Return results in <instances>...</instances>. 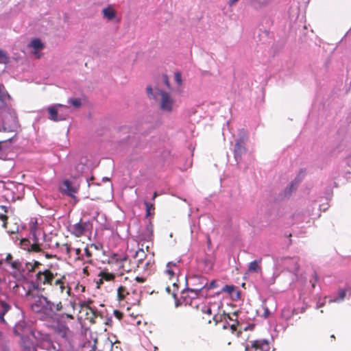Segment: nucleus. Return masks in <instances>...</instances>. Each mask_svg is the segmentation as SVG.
<instances>
[{
  "label": "nucleus",
  "mask_w": 351,
  "mask_h": 351,
  "mask_svg": "<svg viewBox=\"0 0 351 351\" xmlns=\"http://www.w3.org/2000/svg\"><path fill=\"white\" fill-rule=\"evenodd\" d=\"M25 297L32 311L40 314L45 319H55L63 306L61 302H53L44 296L42 293H25Z\"/></svg>",
  "instance_id": "f257e3e1"
},
{
  "label": "nucleus",
  "mask_w": 351,
  "mask_h": 351,
  "mask_svg": "<svg viewBox=\"0 0 351 351\" xmlns=\"http://www.w3.org/2000/svg\"><path fill=\"white\" fill-rule=\"evenodd\" d=\"M10 99V95L0 84V132H14L19 127L16 113L7 104Z\"/></svg>",
  "instance_id": "f03ea898"
},
{
  "label": "nucleus",
  "mask_w": 351,
  "mask_h": 351,
  "mask_svg": "<svg viewBox=\"0 0 351 351\" xmlns=\"http://www.w3.org/2000/svg\"><path fill=\"white\" fill-rule=\"evenodd\" d=\"M146 90L149 97L156 100L162 112L171 114L176 110V101L171 93L159 88L153 89L151 86Z\"/></svg>",
  "instance_id": "7ed1b4c3"
},
{
  "label": "nucleus",
  "mask_w": 351,
  "mask_h": 351,
  "mask_svg": "<svg viewBox=\"0 0 351 351\" xmlns=\"http://www.w3.org/2000/svg\"><path fill=\"white\" fill-rule=\"evenodd\" d=\"M3 264L10 266L13 269L12 275L14 278H20L22 276V272L26 271L28 272L34 271L41 265L38 261L24 263L19 259L13 260V257L10 254H7L4 258H0V266Z\"/></svg>",
  "instance_id": "20e7f679"
},
{
  "label": "nucleus",
  "mask_w": 351,
  "mask_h": 351,
  "mask_svg": "<svg viewBox=\"0 0 351 351\" xmlns=\"http://www.w3.org/2000/svg\"><path fill=\"white\" fill-rule=\"evenodd\" d=\"M57 273L53 272V267L50 266L49 268L43 270H39L36 274V280L32 281L25 293H43L45 290L42 286L45 285H53V280Z\"/></svg>",
  "instance_id": "39448f33"
},
{
  "label": "nucleus",
  "mask_w": 351,
  "mask_h": 351,
  "mask_svg": "<svg viewBox=\"0 0 351 351\" xmlns=\"http://www.w3.org/2000/svg\"><path fill=\"white\" fill-rule=\"evenodd\" d=\"M208 284V280L201 276L193 275L186 277V285L188 287L185 291L191 292L193 295L192 298H195L199 295L204 296V291Z\"/></svg>",
  "instance_id": "423d86ee"
},
{
  "label": "nucleus",
  "mask_w": 351,
  "mask_h": 351,
  "mask_svg": "<svg viewBox=\"0 0 351 351\" xmlns=\"http://www.w3.org/2000/svg\"><path fill=\"white\" fill-rule=\"evenodd\" d=\"M38 230L34 227L31 229V234L32 236V241L28 239H21L19 241L20 247L27 251L39 252L41 250L39 244V239L37 237Z\"/></svg>",
  "instance_id": "0eeeda50"
},
{
  "label": "nucleus",
  "mask_w": 351,
  "mask_h": 351,
  "mask_svg": "<svg viewBox=\"0 0 351 351\" xmlns=\"http://www.w3.org/2000/svg\"><path fill=\"white\" fill-rule=\"evenodd\" d=\"M14 331L16 335L21 337L22 346L25 348L29 349L32 347V343L29 337L31 331L29 328L25 326L24 322H19L16 324Z\"/></svg>",
  "instance_id": "6e6552de"
},
{
  "label": "nucleus",
  "mask_w": 351,
  "mask_h": 351,
  "mask_svg": "<svg viewBox=\"0 0 351 351\" xmlns=\"http://www.w3.org/2000/svg\"><path fill=\"white\" fill-rule=\"evenodd\" d=\"M59 108H64L66 111L69 112V107L66 106H63L60 104H54L50 106L47 108V110L49 112V119L53 121H59L65 120L66 118V114L61 112V110H59Z\"/></svg>",
  "instance_id": "1a4fd4ad"
},
{
  "label": "nucleus",
  "mask_w": 351,
  "mask_h": 351,
  "mask_svg": "<svg viewBox=\"0 0 351 351\" xmlns=\"http://www.w3.org/2000/svg\"><path fill=\"white\" fill-rule=\"evenodd\" d=\"M247 139L245 134H243L239 139L237 140L234 149V158L239 163L241 160V156L247 151L245 147V141Z\"/></svg>",
  "instance_id": "9d476101"
},
{
  "label": "nucleus",
  "mask_w": 351,
  "mask_h": 351,
  "mask_svg": "<svg viewBox=\"0 0 351 351\" xmlns=\"http://www.w3.org/2000/svg\"><path fill=\"white\" fill-rule=\"evenodd\" d=\"M89 223L86 222H79L73 225H70L69 230L71 234L77 237L83 235L88 229Z\"/></svg>",
  "instance_id": "9b49d317"
},
{
  "label": "nucleus",
  "mask_w": 351,
  "mask_h": 351,
  "mask_svg": "<svg viewBox=\"0 0 351 351\" xmlns=\"http://www.w3.org/2000/svg\"><path fill=\"white\" fill-rule=\"evenodd\" d=\"M52 285L54 287H57L61 293H63L64 291H66L67 296L71 295V287L68 286L65 276H61L60 278L56 279Z\"/></svg>",
  "instance_id": "f8f14e48"
},
{
  "label": "nucleus",
  "mask_w": 351,
  "mask_h": 351,
  "mask_svg": "<svg viewBox=\"0 0 351 351\" xmlns=\"http://www.w3.org/2000/svg\"><path fill=\"white\" fill-rule=\"evenodd\" d=\"M60 188L63 193L71 197H74V194L77 191V186L68 180H64Z\"/></svg>",
  "instance_id": "ddd939ff"
},
{
  "label": "nucleus",
  "mask_w": 351,
  "mask_h": 351,
  "mask_svg": "<svg viewBox=\"0 0 351 351\" xmlns=\"http://www.w3.org/2000/svg\"><path fill=\"white\" fill-rule=\"evenodd\" d=\"M28 47L32 52L39 58L40 57V51L44 49L45 45L39 38L33 39L28 45Z\"/></svg>",
  "instance_id": "4468645a"
},
{
  "label": "nucleus",
  "mask_w": 351,
  "mask_h": 351,
  "mask_svg": "<svg viewBox=\"0 0 351 351\" xmlns=\"http://www.w3.org/2000/svg\"><path fill=\"white\" fill-rule=\"evenodd\" d=\"M348 289H339L336 294L328 297L329 303H341L342 302L346 295Z\"/></svg>",
  "instance_id": "2eb2a0df"
},
{
  "label": "nucleus",
  "mask_w": 351,
  "mask_h": 351,
  "mask_svg": "<svg viewBox=\"0 0 351 351\" xmlns=\"http://www.w3.org/2000/svg\"><path fill=\"white\" fill-rule=\"evenodd\" d=\"M117 265L119 267V274L122 275L125 271H130L132 268L130 266L129 261L126 256H123L120 259H117Z\"/></svg>",
  "instance_id": "dca6fc26"
},
{
  "label": "nucleus",
  "mask_w": 351,
  "mask_h": 351,
  "mask_svg": "<svg viewBox=\"0 0 351 351\" xmlns=\"http://www.w3.org/2000/svg\"><path fill=\"white\" fill-rule=\"evenodd\" d=\"M38 346L45 351H60L59 348L48 339L42 340Z\"/></svg>",
  "instance_id": "f3484780"
},
{
  "label": "nucleus",
  "mask_w": 351,
  "mask_h": 351,
  "mask_svg": "<svg viewBox=\"0 0 351 351\" xmlns=\"http://www.w3.org/2000/svg\"><path fill=\"white\" fill-rule=\"evenodd\" d=\"M1 219L3 221V226L5 228H8L7 231H8V232L9 234H15V233H18L19 232V226L17 224V223H14L13 226L8 228V226H10V221H5L6 220H8V217L6 215H2L1 216Z\"/></svg>",
  "instance_id": "a211bd4d"
},
{
  "label": "nucleus",
  "mask_w": 351,
  "mask_h": 351,
  "mask_svg": "<svg viewBox=\"0 0 351 351\" xmlns=\"http://www.w3.org/2000/svg\"><path fill=\"white\" fill-rule=\"evenodd\" d=\"M285 265L291 272H295L298 269L297 258H287L285 259Z\"/></svg>",
  "instance_id": "6ab92c4d"
},
{
  "label": "nucleus",
  "mask_w": 351,
  "mask_h": 351,
  "mask_svg": "<svg viewBox=\"0 0 351 351\" xmlns=\"http://www.w3.org/2000/svg\"><path fill=\"white\" fill-rule=\"evenodd\" d=\"M154 261L152 258H150L148 260H146L143 262V263H141L137 266L138 269H143L147 274H149L152 270L154 267Z\"/></svg>",
  "instance_id": "aec40b11"
},
{
  "label": "nucleus",
  "mask_w": 351,
  "mask_h": 351,
  "mask_svg": "<svg viewBox=\"0 0 351 351\" xmlns=\"http://www.w3.org/2000/svg\"><path fill=\"white\" fill-rule=\"evenodd\" d=\"M222 316L223 317V319L226 321V323H224L223 325V328L228 329L229 328L230 324L227 322V319H228L231 321H234L233 318L231 317L229 315H227L226 313H223L222 315L215 314L213 316V320L217 324L219 322L222 321Z\"/></svg>",
  "instance_id": "412c9836"
},
{
  "label": "nucleus",
  "mask_w": 351,
  "mask_h": 351,
  "mask_svg": "<svg viewBox=\"0 0 351 351\" xmlns=\"http://www.w3.org/2000/svg\"><path fill=\"white\" fill-rule=\"evenodd\" d=\"M102 13L104 17L108 19V21H112L116 16V12L111 6H108L107 8H104L102 10Z\"/></svg>",
  "instance_id": "4be33fe9"
},
{
  "label": "nucleus",
  "mask_w": 351,
  "mask_h": 351,
  "mask_svg": "<svg viewBox=\"0 0 351 351\" xmlns=\"http://www.w3.org/2000/svg\"><path fill=\"white\" fill-rule=\"evenodd\" d=\"M274 0H252V4L256 9H260L269 5Z\"/></svg>",
  "instance_id": "5701e85b"
},
{
  "label": "nucleus",
  "mask_w": 351,
  "mask_h": 351,
  "mask_svg": "<svg viewBox=\"0 0 351 351\" xmlns=\"http://www.w3.org/2000/svg\"><path fill=\"white\" fill-rule=\"evenodd\" d=\"M147 257L145 251L143 249H139L135 253L134 258L136 259V265L138 266L141 263H143Z\"/></svg>",
  "instance_id": "b1692460"
},
{
  "label": "nucleus",
  "mask_w": 351,
  "mask_h": 351,
  "mask_svg": "<svg viewBox=\"0 0 351 351\" xmlns=\"http://www.w3.org/2000/svg\"><path fill=\"white\" fill-rule=\"evenodd\" d=\"M261 263V259L255 260L251 263H250L248 266V271L249 272H258L261 270V267L260 265Z\"/></svg>",
  "instance_id": "393cba45"
},
{
  "label": "nucleus",
  "mask_w": 351,
  "mask_h": 351,
  "mask_svg": "<svg viewBox=\"0 0 351 351\" xmlns=\"http://www.w3.org/2000/svg\"><path fill=\"white\" fill-rule=\"evenodd\" d=\"M99 276L101 277V280H104L106 281H112L114 278V275L108 271H101Z\"/></svg>",
  "instance_id": "a878e982"
},
{
  "label": "nucleus",
  "mask_w": 351,
  "mask_h": 351,
  "mask_svg": "<svg viewBox=\"0 0 351 351\" xmlns=\"http://www.w3.org/2000/svg\"><path fill=\"white\" fill-rule=\"evenodd\" d=\"M217 307V308H219L220 305L219 304H213L210 306H205L202 307V311L204 313H206L208 315H211L213 313V311L215 310L214 308Z\"/></svg>",
  "instance_id": "bb28decb"
},
{
  "label": "nucleus",
  "mask_w": 351,
  "mask_h": 351,
  "mask_svg": "<svg viewBox=\"0 0 351 351\" xmlns=\"http://www.w3.org/2000/svg\"><path fill=\"white\" fill-rule=\"evenodd\" d=\"M0 305L2 308V311L0 313V320L4 322V315L9 311L10 307V305L5 303V302H1Z\"/></svg>",
  "instance_id": "cd10ccee"
},
{
  "label": "nucleus",
  "mask_w": 351,
  "mask_h": 351,
  "mask_svg": "<svg viewBox=\"0 0 351 351\" xmlns=\"http://www.w3.org/2000/svg\"><path fill=\"white\" fill-rule=\"evenodd\" d=\"M75 108H79L82 106V101L80 98H70L68 101Z\"/></svg>",
  "instance_id": "c85d7f7f"
},
{
  "label": "nucleus",
  "mask_w": 351,
  "mask_h": 351,
  "mask_svg": "<svg viewBox=\"0 0 351 351\" xmlns=\"http://www.w3.org/2000/svg\"><path fill=\"white\" fill-rule=\"evenodd\" d=\"M8 61L9 58L7 53L3 50L0 49V64H6Z\"/></svg>",
  "instance_id": "c756f323"
},
{
  "label": "nucleus",
  "mask_w": 351,
  "mask_h": 351,
  "mask_svg": "<svg viewBox=\"0 0 351 351\" xmlns=\"http://www.w3.org/2000/svg\"><path fill=\"white\" fill-rule=\"evenodd\" d=\"M126 294H128V293L126 291V289L125 287H120L118 289L117 295H118V298L120 300L125 299Z\"/></svg>",
  "instance_id": "7c9ffc66"
},
{
  "label": "nucleus",
  "mask_w": 351,
  "mask_h": 351,
  "mask_svg": "<svg viewBox=\"0 0 351 351\" xmlns=\"http://www.w3.org/2000/svg\"><path fill=\"white\" fill-rule=\"evenodd\" d=\"M176 271L175 269L171 267V263H167L165 272L169 276L170 278L176 274Z\"/></svg>",
  "instance_id": "2f4dec72"
},
{
  "label": "nucleus",
  "mask_w": 351,
  "mask_h": 351,
  "mask_svg": "<svg viewBox=\"0 0 351 351\" xmlns=\"http://www.w3.org/2000/svg\"><path fill=\"white\" fill-rule=\"evenodd\" d=\"M145 205L146 207V216L149 217V216L152 215L151 211L152 210H154V204H152L149 202H147L146 201L145 202Z\"/></svg>",
  "instance_id": "473e14b6"
},
{
  "label": "nucleus",
  "mask_w": 351,
  "mask_h": 351,
  "mask_svg": "<svg viewBox=\"0 0 351 351\" xmlns=\"http://www.w3.org/2000/svg\"><path fill=\"white\" fill-rule=\"evenodd\" d=\"M86 169V166L84 164H80L76 167V173L75 174V176H78L81 173L84 172V171Z\"/></svg>",
  "instance_id": "72a5a7b5"
},
{
  "label": "nucleus",
  "mask_w": 351,
  "mask_h": 351,
  "mask_svg": "<svg viewBox=\"0 0 351 351\" xmlns=\"http://www.w3.org/2000/svg\"><path fill=\"white\" fill-rule=\"evenodd\" d=\"M174 79L178 85L180 86L182 83V75L180 73L177 72L175 73Z\"/></svg>",
  "instance_id": "f704fd0d"
},
{
  "label": "nucleus",
  "mask_w": 351,
  "mask_h": 351,
  "mask_svg": "<svg viewBox=\"0 0 351 351\" xmlns=\"http://www.w3.org/2000/svg\"><path fill=\"white\" fill-rule=\"evenodd\" d=\"M221 291L223 292L231 293L233 291H234V287L233 285H226L222 288Z\"/></svg>",
  "instance_id": "c9c22d12"
},
{
  "label": "nucleus",
  "mask_w": 351,
  "mask_h": 351,
  "mask_svg": "<svg viewBox=\"0 0 351 351\" xmlns=\"http://www.w3.org/2000/svg\"><path fill=\"white\" fill-rule=\"evenodd\" d=\"M217 287V283H216V281L215 280H212L209 285L207 284V286L205 288V289L206 291L208 290H210V289H214Z\"/></svg>",
  "instance_id": "e433bc0d"
},
{
  "label": "nucleus",
  "mask_w": 351,
  "mask_h": 351,
  "mask_svg": "<svg viewBox=\"0 0 351 351\" xmlns=\"http://www.w3.org/2000/svg\"><path fill=\"white\" fill-rule=\"evenodd\" d=\"M237 324L238 323L236 322V324L233 323L232 324H230L229 328L231 330L232 333L237 330Z\"/></svg>",
  "instance_id": "4c0bfd02"
},
{
  "label": "nucleus",
  "mask_w": 351,
  "mask_h": 351,
  "mask_svg": "<svg viewBox=\"0 0 351 351\" xmlns=\"http://www.w3.org/2000/svg\"><path fill=\"white\" fill-rule=\"evenodd\" d=\"M180 263V261H178L177 262H169L168 263H171V267L175 269L176 271H178V269L177 267V264Z\"/></svg>",
  "instance_id": "58836bf2"
},
{
  "label": "nucleus",
  "mask_w": 351,
  "mask_h": 351,
  "mask_svg": "<svg viewBox=\"0 0 351 351\" xmlns=\"http://www.w3.org/2000/svg\"><path fill=\"white\" fill-rule=\"evenodd\" d=\"M346 164L351 168V156L346 159ZM348 173H351V171H348Z\"/></svg>",
  "instance_id": "ea45409f"
},
{
  "label": "nucleus",
  "mask_w": 351,
  "mask_h": 351,
  "mask_svg": "<svg viewBox=\"0 0 351 351\" xmlns=\"http://www.w3.org/2000/svg\"><path fill=\"white\" fill-rule=\"evenodd\" d=\"M59 110H61V112L63 113V114H66V117L68 116V114L70 113L71 112V110H70V108L69 107V112L66 111V110H64V108H59Z\"/></svg>",
  "instance_id": "a19ab883"
},
{
  "label": "nucleus",
  "mask_w": 351,
  "mask_h": 351,
  "mask_svg": "<svg viewBox=\"0 0 351 351\" xmlns=\"http://www.w3.org/2000/svg\"><path fill=\"white\" fill-rule=\"evenodd\" d=\"M254 328V325H249L246 327H244V328H241V329H243L244 330H252Z\"/></svg>",
  "instance_id": "79ce46f5"
},
{
  "label": "nucleus",
  "mask_w": 351,
  "mask_h": 351,
  "mask_svg": "<svg viewBox=\"0 0 351 351\" xmlns=\"http://www.w3.org/2000/svg\"><path fill=\"white\" fill-rule=\"evenodd\" d=\"M299 182L300 180L295 179V180L291 184V188L293 189L295 188V185Z\"/></svg>",
  "instance_id": "37998d69"
},
{
  "label": "nucleus",
  "mask_w": 351,
  "mask_h": 351,
  "mask_svg": "<svg viewBox=\"0 0 351 351\" xmlns=\"http://www.w3.org/2000/svg\"><path fill=\"white\" fill-rule=\"evenodd\" d=\"M238 1L239 0H230L228 3L230 6H232L234 4H236L238 2Z\"/></svg>",
  "instance_id": "c03bdc74"
},
{
  "label": "nucleus",
  "mask_w": 351,
  "mask_h": 351,
  "mask_svg": "<svg viewBox=\"0 0 351 351\" xmlns=\"http://www.w3.org/2000/svg\"><path fill=\"white\" fill-rule=\"evenodd\" d=\"M64 316H66L67 318H69V319H73V316L70 314V313H64V314H62V317Z\"/></svg>",
  "instance_id": "a18cd8bd"
},
{
  "label": "nucleus",
  "mask_w": 351,
  "mask_h": 351,
  "mask_svg": "<svg viewBox=\"0 0 351 351\" xmlns=\"http://www.w3.org/2000/svg\"><path fill=\"white\" fill-rule=\"evenodd\" d=\"M136 280L138 282H143L145 281V278L142 277H136Z\"/></svg>",
  "instance_id": "49530a36"
},
{
  "label": "nucleus",
  "mask_w": 351,
  "mask_h": 351,
  "mask_svg": "<svg viewBox=\"0 0 351 351\" xmlns=\"http://www.w3.org/2000/svg\"><path fill=\"white\" fill-rule=\"evenodd\" d=\"M324 305V302H317V308H321Z\"/></svg>",
  "instance_id": "de8ad7c7"
},
{
  "label": "nucleus",
  "mask_w": 351,
  "mask_h": 351,
  "mask_svg": "<svg viewBox=\"0 0 351 351\" xmlns=\"http://www.w3.org/2000/svg\"><path fill=\"white\" fill-rule=\"evenodd\" d=\"M7 141H0V151L3 149V146L6 144Z\"/></svg>",
  "instance_id": "09e8293b"
},
{
  "label": "nucleus",
  "mask_w": 351,
  "mask_h": 351,
  "mask_svg": "<svg viewBox=\"0 0 351 351\" xmlns=\"http://www.w3.org/2000/svg\"><path fill=\"white\" fill-rule=\"evenodd\" d=\"M90 351H101L99 350H97V348H96V346L95 344L93 345V346L92 347L91 350Z\"/></svg>",
  "instance_id": "8fccbe9b"
},
{
  "label": "nucleus",
  "mask_w": 351,
  "mask_h": 351,
  "mask_svg": "<svg viewBox=\"0 0 351 351\" xmlns=\"http://www.w3.org/2000/svg\"><path fill=\"white\" fill-rule=\"evenodd\" d=\"M316 281H317V279H316V278H315L313 281H312V280H311V282H312V287H315V282H316Z\"/></svg>",
  "instance_id": "3c124183"
},
{
  "label": "nucleus",
  "mask_w": 351,
  "mask_h": 351,
  "mask_svg": "<svg viewBox=\"0 0 351 351\" xmlns=\"http://www.w3.org/2000/svg\"><path fill=\"white\" fill-rule=\"evenodd\" d=\"M157 195H158L157 193L155 192L152 199H154L157 197Z\"/></svg>",
  "instance_id": "603ef678"
},
{
  "label": "nucleus",
  "mask_w": 351,
  "mask_h": 351,
  "mask_svg": "<svg viewBox=\"0 0 351 351\" xmlns=\"http://www.w3.org/2000/svg\"><path fill=\"white\" fill-rule=\"evenodd\" d=\"M167 291L168 292H169V291H170V288H169V287H167Z\"/></svg>",
  "instance_id": "864d4df0"
},
{
  "label": "nucleus",
  "mask_w": 351,
  "mask_h": 351,
  "mask_svg": "<svg viewBox=\"0 0 351 351\" xmlns=\"http://www.w3.org/2000/svg\"><path fill=\"white\" fill-rule=\"evenodd\" d=\"M157 349H158V348H157V347H154V351L157 350Z\"/></svg>",
  "instance_id": "5fc2aeb1"
},
{
  "label": "nucleus",
  "mask_w": 351,
  "mask_h": 351,
  "mask_svg": "<svg viewBox=\"0 0 351 351\" xmlns=\"http://www.w3.org/2000/svg\"><path fill=\"white\" fill-rule=\"evenodd\" d=\"M72 306H73V309L74 310L75 306H74V304H73V303H72Z\"/></svg>",
  "instance_id": "6e6d98bb"
}]
</instances>
